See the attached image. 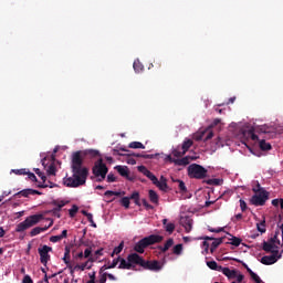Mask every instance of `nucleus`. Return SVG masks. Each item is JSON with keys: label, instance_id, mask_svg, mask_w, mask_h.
Returning a JSON list of instances; mask_svg holds the SVG:
<instances>
[{"label": "nucleus", "instance_id": "32", "mask_svg": "<svg viewBox=\"0 0 283 283\" xmlns=\"http://www.w3.org/2000/svg\"><path fill=\"white\" fill-rule=\"evenodd\" d=\"M118 262H120V256H118L117 259H114L111 265H108V266H106V265L102 266L101 271H105V270H107V269H116V266H118Z\"/></svg>", "mask_w": 283, "mask_h": 283}, {"label": "nucleus", "instance_id": "25", "mask_svg": "<svg viewBox=\"0 0 283 283\" xmlns=\"http://www.w3.org/2000/svg\"><path fill=\"white\" fill-rule=\"evenodd\" d=\"M223 241H224V238L213 239V242L211 243V247H210V253H214L216 249H218V247H220Z\"/></svg>", "mask_w": 283, "mask_h": 283}, {"label": "nucleus", "instance_id": "8", "mask_svg": "<svg viewBox=\"0 0 283 283\" xmlns=\"http://www.w3.org/2000/svg\"><path fill=\"white\" fill-rule=\"evenodd\" d=\"M50 252H52V247L43 245L38 249V253L40 255V262L43 266H48V262H50Z\"/></svg>", "mask_w": 283, "mask_h": 283}, {"label": "nucleus", "instance_id": "15", "mask_svg": "<svg viewBox=\"0 0 283 283\" xmlns=\"http://www.w3.org/2000/svg\"><path fill=\"white\" fill-rule=\"evenodd\" d=\"M213 138V132L208 130V132H201L199 135L196 136V140H211Z\"/></svg>", "mask_w": 283, "mask_h": 283}, {"label": "nucleus", "instance_id": "64", "mask_svg": "<svg viewBox=\"0 0 283 283\" xmlns=\"http://www.w3.org/2000/svg\"><path fill=\"white\" fill-rule=\"evenodd\" d=\"M252 191L254 193H260V191H264V188L260 187V184L256 185V188H253Z\"/></svg>", "mask_w": 283, "mask_h": 283}, {"label": "nucleus", "instance_id": "26", "mask_svg": "<svg viewBox=\"0 0 283 283\" xmlns=\"http://www.w3.org/2000/svg\"><path fill=\"white\" fill-rule=\"evenodd\" d=\"M192 146H193V140L186 139L180 146V148H181V151H184V154H187Z\"/></svg>", "mask_w": 283, "mask_h": 283}, {"label": "nucleus", "instance_id": "16", "mask_svg": "<svg viewBox=\"0 0 283 283\" xmlns=\"http://www.w3.org/2000/svg\"><path fill=\"white\" fill-rule=\"evenodd\" d=\"M53 222L51 221V223L46 227H35L31 230L30 235L31 238H34V235H39V233H43V231H48L50 229V227H52Z\"/></svg>", "mask_w": 283, "mask_h": 283}, {"label": "nucleus", "instance_id": "44", "mask_svg": "<svg viewBox=\"0 0 283 283\" xmlns=\"http://www.w3.org/2000/svg\"><path fill=\"white\" fill-rule=\"evenodd\" d=\"M165 230L167 231V233H169V235H171V233H174V231H176V224L168 223L165 226Z\"/></svg>", "mask_w": 283, "mask_h": 283}, {"label": "nucleus", "instance_id": "27", "mask_svg": "<svg viewBox=\"0 0 283 283\" xmlns=\"http://www.w3.org/2000/svg\"><path fill=\"white\" fill-rule=\"evenodd\" d=\"M243 136H245L247 138H251V140H258V135H255V129L254 128H250L248 130H243Z\"/></svg>", "mask_w": 283, "mask_h": 283}, {"label": "nucleus", "instance_id": "59", "mask_svg": "<svg viewBox=\"0 0 283 283\" xmlns=\"http://www.w3.org/2000/svg\"><path fill=\"white\" fill-rule=\"evenodd\" d=\"M84 258H90L92 255V248H87L85 249L84 253H83Z\"/></svg>", "mask_w": 283, "mask_h": 283}, {"label": "nucleus", "instance_id": "7", "mask_svg": "<svg viewBox=\"0 0 283 283\" xmlns=\"http://www.w3.org/2000/svg\"><path fill=\"white\" fill-rule=\"evenodd\" d=\"M266 200H269V191L261 190L260 192H255V195L251 197L250 202L254 207H264V205H266Z\"/></svg>", "mask_w": 283, "mask_h": 283}, {"label": "nucleus", "instance_id": "54", "mask_svg": "<svg viewBox=\"0 0 283 283\" xmlns=\"http://www.w3.org/2000/svg\"><path fill=\"white\" fill-rule=\"evenodd\" d=\"M208 231H210V233H222V231H224V228H208Z\"/></svg>", "mask_w": 283, "mask_h": 283}, {"label": "nucleus", "instance_id": "31", "mask_svg": "<svg viewBox=\"0 0 283 283\" xmlns=\"http://www.w3.org/2000/svg\"><path fill=\"white\" fill-rule=\"evenodd\" d=\"M248 273L251 276V280H253V282H255V283H263L262 279H260V276L258 274H255V272H253V270L248 269Z\"/></svg>", "mask_w": 283, "mask_h": 283}, {"label": "nucleus", "instance_id": "47", "mask_svg": "<svg viewBox=\"0 0 283 283\" xmlns=\"http://www.w3.org/2000/svg\"><path fill=\"white\" fill-rule=\"evenodd\" d=\"M76 213H78V206L73 205L72 208L69 210V216L71 218H74V216H76Z\"/></svg>", "mask_w": 283, "mask_h": 283}, {"label": "nucleus", "instance_id": "50", "mask_svg": "<svg viewBox=\"0 0 283 283\" xmlns=\"http://www.w3.org/2000/svg\"><path fill=\"white\" fill-rule=\"evenodd\" d=\"M34 172L36 174V176H39V178H41L42 182H45L48 180V177H45L44 174L41 172V169L34 168Z\"/></svg>", "mask_w": 283, "mask_h": 283}, {"label": "nucleus", "instance_id": "41", "mask_svg": "<svg viewBox=\"0 0 283 283\" xmlns=\"http://www.w3.org/2000/svg\"><path fill=\"white\" fill-rule=\"evenodd\" d=\"M256 132H260L261 134H271V127L262 125L256 128Z\"/></svg>", "mask_w": 283, "mask_h": 283}, {"label": "nucleus", "instance_id": "62", "mask_svg": "<svg viewBox=\"0 0 283 283\" xmlns=\"http://www.w3.org/2000/svg\"><path fill=\"white\" fill-rule=\"evenodd\" d=\"M54 206L65 207L67 205V201H53Z\"/></svg>", "mask_w": 283, "mask_h": 283}, {"label": "nucleus", "instance_id": "3", "mask_svg": "<svg viewBox=\"0 0 283 283\" xmlns=\"http://www.w3.org/2000/svg\"><path fill=\"white\" fill-rule=\"evenodd\" d=\"M130 262H135L138 266L144 268L146 271H154L155 273H158V271H163V265L160 264V261H145L143 256L139 254H134L130 256Z\"/></svg>", "mask_w": 283, "mask_h": 283}, {"label": "nucleus", "instance_id": "39", "mask_svg": "<svg viewBox=\"0 0 283 283\" xmlns=\"http://www.w3.org/2000/svg\"><path fill=\"white\" fill-rule=\"evenodd\" d=\"M174 182H178L179 185L178 187L181 193H187V186L185 185V181L177 179V180H174Z\"/></svg>", "mask_w": 283, "mask_h": 283}, {"label": "nucleus", "instance_id": "1", "mask_svg": "<svg viewBox=\"0 0 283 283\" xmlns=\"http://www.w3.org/2000/svg\"><path fill=\"white\" fill-rule=\"evenodd\" d=\"M83 156H88L90 158H96L99 156L98 150L86 149L84 151L77 150L72 154L71 169L72 177L64 178V185L66 187L76 188L83 187L87 182V176H90V169L83 166Z\"/></svg>", "mask_w": 283, "mask_h": 283}, {"label": "nucleus", "instance_id": "53", "mask_svg": "<svg viewBox=\"0 0 283 283\" xmlns=\"http://www.w3.org/2000/svg\"><path fill=\"white\" fill-rule=\"evenodd\" d=\"M142 205L147 209V211L154 209V206H151L147 199H142Z\"/></svg>", "mask_w": 283, "mask_h": 283}, {"label": "nucleus", "instance_id": "56", "mask_svg": "<svg viewBox=\"0 0 283 283\" xmlns=\"http://www.w3.org/2000/svg\"><path fill=\"white\" fill-rule=\"evenodd\" d=\"M22 283H34V281L32 280V276L27 274L23 276Z\"/></svg>", "mask_w": 283, "mask_h": 283}, {"label": "nucleus", "instance_id": "20", "mask_svg": "<svg viewBox=\"0 0 283 283\" xmlns=\"http://www.w3.org/2000/svg\"><path fill=\"white\" fill-rule=\"evenodd\" d=\"M181 224L185 228V230L187 231V233H189V231H191V229L193 227V220H191L190 218H184V219H181Z\"/></svg>", "mask_w": 283, "mask_h": 283}, {"label": "nucleus", "instance_id": "33", "mask_svg": "<svg viewBox=\"0 0 283 283\" xmlns=\"http://www.w3.org/2000/svg\"><path fill=\"white\" fill-rule=\"evenodd\" d=\"M124 248H125V242L122 241L119 243V247L114 248V250H113V252L111 254V258H114V255H118L123 251Z\"/></svg>", "mask_w": 283, "mask_h": 283}, {"label": "nucleus", "instance_id": "45", "mask_svg": "<svg viewBox=\"0 0 283 283\" xmlns=\"http://www.w3.org/2000/svg\"><path fill=\"white\" fill-rule=\"evenodd\" d=\"M104 196L106 198H112L113 196H117V197H120L122 196V192H118V191H114V190H107Z\"/></svg>", "mask_w": 283, "mask_h": 283}, {"label": "nucleus", "instance_id": "51", "mask_svg": "<svg viewBox=\"0 0 283 283\" xmlns=\"http://www.w3.org/2000/svg\"><path fill=\"white\" fill-rule=\"evenodd\" d=\"M129 197H123L120 202H122V207H125V209H129Z\"/></svg>", "mask_w": 283, "mask_h": 283}, {"label": "nucleus", "instance_id": "19", "mask_svg": "<svg viewBox=\"0 0 283 283\" xmlns=\"http://www.w3.org/2000/svg\"><path fill=\"white\" fill-rule=\"evenodd\" d=\"M90 262H92V259H88V261L82 263L81 265H75L72 268L71 273H74L75 271H85L86 269H92V266H88Z\"/></svg>", "mask_w": 283, "mask_h": 283}, {"label": "nucleus", "instance_id": "52", "mask_svg": "<svg viewBox=\"0 0 283 283\" xmlns=\"http://www.w3.org/2000/svg\"><path fill=\"white\" fill-rule=\"evenodd\" d=\"M279 235H280V231L275 232L274 237H272V238L270 239V242H271L272 244H280V239H277Z\"/></svg>", "mask_w": 283, "mask_h": 283}, {"label": "nucleus", "instance_id": "4", "mask_svg": "<svg viewBox=\"0 0 283 283\" xmlns=\"http://www.w3.org/2000/svg\"><path fill=\"white\" fill-rule=\"evenodd\" d=\"M40 220H43V214H32L15 227V232L23 233V231H28L34 224H39Z\"/></svg>", "mask_w": 283, "mask_h": 283}, {"label": "nucleus", "instance_id": "11", "mask_svg": "<svg viewBox=\"0 0 283 283\" xmlns=\"http://www.w3.org/2000/svg\"><path fill=\"white\" fill-rule=\"evenodd\" d=\"M153 185H156L160 191H164L167 193L169 191V185H167V179L165 176H161L158 180V177H156V180H153Z\"/></svg>", "mask_w": 283, "mask_h": 283}, {"label": "nucleus", "instance_id": "36", "mask_svg": "<svg viewBox=\"0 0 283 283\" xmlns=\"http://www.w3.org/2000/svg\"><path fill=\"white\" fill-rule=\"evenodd\" d=\"M259 146L262 151H270V149H271V145L269 143H266V140H264V139H262L260 142Z\"/></svg>", "mask_w": 283, "mask_h": 283}, {"label": "nucleus", "instance_id": "43", "mask_svg": "<svg viewBox=\"0 0 283 283\" xmlns=\"http://www.w3.org/2000/svg\"><path fill=\"white\" fill-rule=\"evenodd\" d=\"M127 156L128 157L133 156L134 158H146V159L154 158V155H143V154H136V153L128 154Z\"/></svg>", "mask_w": 283, "mask_h": 283}, {"label": "nucleus", "instance_id": "24", "mask_svg": "<svg viewBox=\"0 0 283 283\" xmlns=\"http://www.w3.org/2000/svg\"><path fill=\"white\" fill-rule=\"evenodd\" d=\"M67 238V230H63L61 234L59 235H53L50 238V242H61V240Z\"/></svg>", "mask_w": 283, "mask_h": 283}, {"label": "nucleus", "instance_id": "9", "mask_svg": "<svg viewBox=\"0 0 283 283\" xmlns=\"http://www.w3.org/2000/svg\"><path fill=\"white\" fill-rule=\"evenodd\" d=\"M282 258V254H280V251H272L271 255H264L261 259V264H264L265 266H271V264H275L277 260Z\"/></svg>", "mask_w": 283, "mask_h": 283}, {"label": "nucleus", "instance_id": "48", "mask_svg": "<svg viewBox=\"0 0 283 283\" xmlns=\"http://www.w3.org/2000/svg\"><path fill=\"white\" fill-rule=\"evenodd\" d=\"M172 253L175 255H180L182 253V244L179 243V244L175 245L172 249Z\"/></svg>", "mask_w": 283, "mask_h": 283}, {"label": "nucleus", "instance_id": "6", "mask_svg": "<svg viewBox=\"0 0 283 283\" xmlns=\"http://www.w3.org/2000/svg\"><path fill=\"white\" fill-rule=\"evenodd\" d=\"M107 171H109V169L107 168V165H105L103 163V159H98L94 167H93V174L96 178H102L98 179V182H103V180H105V178L107 177Z\"/></svg>", "mask_w": 283, "mask_h": 283}, {"label": "nucleus", "instance_id": "42", "mask_svg": "<svg viewBox=\"0 0 283 283\" xmlns=\"http://www.w3.org/2000/svg\"><path fill=\"white\" fill-rule=\"evenodd\" d=\"M38 187H40V189H48V187L50 189H54V187H56V184L52 181H48V184L43 182V184H40Z\"/></svg>", "mask_w": 283, "mask_h": 283}, {"label": "nucleus", "instance_id": "30", "mask_svg": "<svg viewBox=\"0 0 283 283\" xmlns=\"http://www.w3.org/2000/svg\"><path fill=\"white\" fill-rule=\"evenodd\" d=\"M185 150H182V148L180 146H177L174 150H172V156H175V158H182V156H185Z\"/></svg>", "mask_w": 283, "mask_h": 283}, {"label": "nucleus", "instance_id": "63", "mask_svg": "<svg viewBox=\"0 0 283 283\" xmlns=\"http://www.w3.org/2000/svg\"><path fill=\"white\" fill-rule=\"evenodd\" d=\"M252 191L254 193H260V191H264V188L260 187V184L256 185V188H253Z\"/></svg>", "mask_w": 283, "mask_h": 283}, {"label": "nucleus", "instance_id": "14", "mask_svg": "<svg viewBox=\"0 0 283 283\" xmlns=\"http://www.w3.org/2000/svg\"><path fill=\"white\" fill-rule=\"evenodd\" d=\"M71 251H72V247H70V245H66L65 248H64V256H63V262H64V264H66V266H67V269H71L72 270V263H70V253H71Z\"/></svg>", "mask_w": 283, "mask_h": 283}, {"label": "nucleus", "instance_id": "58", "mask_svg": "<svg viewBox=\"0 0 283 283\" xmlns=\"http://www.w3.org/2000/svg\"><path fill=\"white\" fill-rule=\"evenodd\" d=\"M235 279L237 283H242L244 281V275L238 272Z\"/></svg>", "mask_w": 283, "mask_h": 283}, {"label": "nucleus", "instance_id": "57", "mask_svg": "<svg viewBox=\"0 0 283 283\" xmlns=\"http://www.w3.org/2000/svg\"><path fill=\"white\" fill-rule=\"evenodd\" d=\"M129 200H138V198H140V193H138V191H135L130 195V197H128Z\"/></svg>", "mask_w": 283, "mask_h": 283}, {"label": "nucleus", "instance_id": "38", "mask_svg": "<svg viewBox=\"0 0 283 283\" xmlns=\"http://www.w3.org/2000/svg\"><path fill=\"white\" fill-rule=\"evenodd\" d=\"M133 67L137 73H140L143 72V70H145V66L143 65V63H140V61H135Z\"/></svg>", "mask_w": 283, "mask_h": 283}, {"label": "nucleus", "instance_id": "35", "mask_svg": "<svg viewBox=\"0 0 283 283\" xmlns=\"http://www.w3.org/2000/svg\"><path fill=\"white\" fill-rule=\"evenodd\" d=\"M256 229L260 233H266V221L263 219V221L256 223Z\"/></svg>", "mask_w": 283, "mask_h": 283}, {"label": "nucleus", "instance_id": "12", "mask_svg": "<svg viewBox=\"0 0 283 283\" xmlns=\"http://www.w3.org/2000/svg\"><path fill=\"white\" fill-rule=\"evenodd\" d=\"M138 171L140 174H143L144 176H146V178L148 180H150L151 182H154V180H156V175H154L149 169H147V167L145 166H138L137 167Z\"/></svg>", "mask_w": 283, "mask_h": 283}, {"label": "nucleus", "instance_id": "2", "mask_svg": "<svg viewBox=\"0 0 283 283\" xmlns=\"http://www.w3.org/2000/svg\"><path fill=\"white\" fill-rule=\"evenodd\" d=\"M164 237L158 234H150L146 238L140 239L137 243L134 245V251L136 253H145V249L148 247H151L154 244H159V242H163Z\"/></svg>", "mask_w": 283, "mask_h": 283}, {"label": "nucleus", "instance_id": "46", "mask_svg": "<svg viewBox=\"0 0 283 283\" xmlns=\"http://www.w3.org/2000/svg\"><path fill=\"white\" fill-rule=\"evenodd\" d=\"M230 244L232 247H239L240 244H242V239H240L238 237H232Z\"/></svg>", "mask_w": 283, "mask_h": 283}, {"label": "nucleus", "instance_id": "21", "mask_svg": "<svg viewBox=\"0 0 283 283\" xmlns=\"http://www.w3.org/2000/svg\"><path fill=\"white\" fill-rule=\"evenodd\" d=\"M32 193H35L34 192V189H23L17 193L13 195V198H19V196H22L23 198H28L29 196H32Z\"/></svg>", "mask_w": 283, "mask_h": 283}, {"label": "nucleus", "instance_id": "10", "mask_svg": "<svg viewBox=\"0 0 283 283\" xmlns=\"http://www.w3.org/2000/svg\"><path fill=\"white\" fill-rule=\"evenodd\" d=\"M133 255H138V253L128 254L127 260L119 256L118 269H126L127 271L134 269V264H136V262L132 261Z\"/></svg>", "mask_w": 283, "mask_h": 283}, {"label": "nucleus", "instance_id": "18", "mask_svg": "<svg viewBox=\"0 0 283 283\" xmlns=\"http://www.w3.org/2000/svg\"><path fill=\"white\" fill-rule=\"evenodd\" d=\"M172 163H175L179 167H187V165H189L191 163V157L186 156L180 159H175V160H172Z\"/></svg>", "mask_w": 283, "mask_h": 283}, {"label": "nucleus", "instance_id": "61", "mask_svg": "<svg viewBox=\"0 0 283 283\" xmlns=\"http://www.w3.org/2000/svg\"><path fill=\"white\" fill-rule=\"evenodd\" d=\"M107 182H116V177L114 176V174H108Z\"/></svg>", "mask_w": 283, "mask_h": 283}, {"label": "nucleus", "instance_id": "55", "mask_svg": "<svg viewBox=\"0 0 283 283\" xmlns=\"http://www.w3.org/2000/svg\"><path fill=\"white\" fill-rule=\"evenodd\" d=\"M27 176H28L29 180H31L32 182H36L38 179H36V175H34V172L28 171Z\"/></svg>", "mask_w": 283, "mask_h": 283}, {"label": "nucleus", "instance_id": "37", "mask_svg": "<svg viewBox=\"0 0 283 283\" xmlns=\"http://www.w3.org/2000/svg\"><path fill=\"white\" fill-rule=\"evenodd\" d=\"M203 182H206V185H210V186H214V187L222 185L221 179H208V180H205Z\"/></svg>", "mask_w": 283, "mask_h": 283}, {"label": "nucleus", "instance_id": "17", "mask_svg": "<svg viewBox=\"0 0 283 283\" xmlns=\"http://www.w3.org/2000/svg\"><path fill=\"white\" fill-rule=\"evenodd\" d=\"M115 169L119 176L129 180V168H127V166H116Z\"/></svg>", "mask_w": 283, "mask_h": 283}, {"label": "nucleus", "instance_id": "28", "mask_svg": "<svg viewBox=\"0 0 283 283\" xmlns=\"http://www.w3.org/2000/svg\"><path fill=\"white\" fill-rule=\"evenodd\" d=\"M148 197H149V200L153 205H158L159 197H158V193L155 190H149L148 191Z\"/></svg>", "mask_w": 283, "mask_h": 283}, {"label": "nucleus", "instance_id": "22", "mask_svg": "<svg viewBox=\"0 0 283 283\" xmlns=\"http://www.w3.org/2000/svg\"><path fill=\"white\" fill-rule=\"evenodd\" d=\"M207 266L211 269V271H219L222 273V270L224 269L222 265H218V262L216 261H207Z\"/></svg>", "mask_w": 283, "mask_h": 283}, {"label": "nucleus", "instance_id": "34", "mask_svg": "<svg viewBox=\"0 0 283 283\" xmlns=\"http://www.w3.org/2000/svg\"><path fill=\"white\" fill-rule=\"evenodd\" d=\"M129 149H145V145H143V143L140 142H132L128 145Z\"/></svg>", "mask_w": 283, "mask_h": 283}, {"label": "nucleus", "instance_id": "5", "mask_svg": "<svg viewBox=\"0 0 283 283\" xmlns=\"http://www.w3.org/2000/svg\"><path fill=\"white\" fill-rule=\"evenodd\" d=\"M209 174V170L201 165L191 164L188 167V176L189 178H193L195 180H205Z\"/></svg>", "mask_w": 283, "mask_h": 283}, {"label": "nucleus", "instance_id": "29", "mask_svg": "<svg viewBox=\"0 0 283 283\" xmlns=\"http://www.w3.org/2000/svg\"><path fill=\"white\" fill-rule=\"evenodd\" d=\"M273 249H275L274 243H271V241H269V242L264 241L263 242V251H265V253H273V251H277V250H273Z\"/></svg>", "mask_w": 283, "mask_h": 283}, {"label": "nucleus", "instance_id": "49", "mask_svg": "<svg viewBox=\"0 0 283 283\" xmlns=\"http://www.w3.org/2000/svg\"><path fill=\"white\" fill-rule=\"evenodd\" d=\"M46 171L49 176H56V166H54V164H51Z\"/></svg>", "mask_w": 283, "mask_h": 283}, {"label": "nucleus", "instance_id": "40", "mask_svg": "<svg viewBox=\"0 0 283 283\" xmlns=\"http://www.w3.org/2000/svg\"><path fill=\"white\" fill-rule=\"evenodd\" d=\"M11 174H15V176H28V169L25 168L12 169Z\"/></svg>", "mask_w": 283, "mask_h": 283}, {"label": "nucleus", "instance_id": "60", "mask_svg": "<svg viewBox=\"0 0 283 283\" xmlns=\"http://www.w3.org/2000/svg\"><path fill=\"white\" fill-rule=\"evenodd\" d=\"M240 207H241V211H247V201L240 199Z\"/></svg>", "mask_w": 283, "mask_h": 283}, {"label": "nucleus", "instance_id": "23", "mask_svg": "<svg viewBox=\"0 0 283 283\" xmlns=\"http://www.w3.org/2000/svg\"><path fill=\"white\" fill-rule=\"evenodd\" d=\"M171 247H174V239H168L167 241H166V243L164 244V247L163 245H159L158 247V249H159V251H161V253H167V250L168 249H171Z\"/></svg>", "mask_w": 283, "mask_h": 283}, {"label": "nucleus", "instance_id": "13", "mask_svg": "<svg viewBox=\"0 0 283 283\" xmlns=\"http://www.w3.org/2000/svg\"><path fill=\"white\" fill-rule=\"evenodd\" d=\"M221 273H223V275H226V277H228V280H235V277H238V270H231L229 268H223V270H221Z\"/></svg>", "mask_w": 283, "mask_h": 283}]
</instances>
